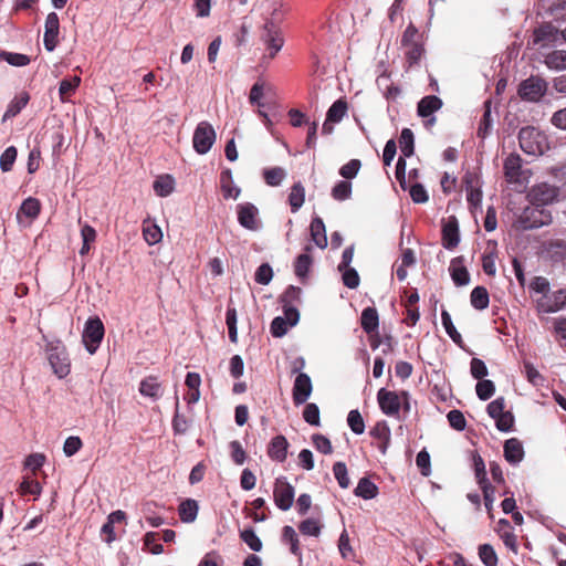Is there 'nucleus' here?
<instances>
[{
  "instance_id": "obj_16",
  "label": "nucleus",
  "mask_w": 566,
  "mask_h": 566,
  "mask_svg": "<svg viewBox=\"0 0 566 566\" xmlns=\"http://www.w3.org/2000/svg\"><path fill=\"white\" fill-rule=\"evenodd\" d=\"M238 221L239 223L251 231H255L259 229V222H258V208L250 203H241L238 206Z\"/></svg>"
},
{
  "instance_id": "obj_3",
  "label": "nucleus",
  "mask_w": 566,
  "mask_h": 566,
  "mask_svg": "<svg viewBox=\"0 0 566 566\" xmlns=\"http://www.w3.org/2000/svg\"><path fill=\"white\" fill-rule=\"evenodd\" d=\"M48 360L53 373L60 378H65L71 371V363L65 346L61 342L48 345Z\"/></svg>"
},
{
  "instance_id": "obj_62",
  "label": "nucleus",
  "mask_w": 566,
  "mask_h": 566,
  "mask_svg": "<svg viewBox=\"0 0 566 566\" xmlns=\"http://www.w3.org/2000/svg\"><path fill=\"white\" fill-rule=\"evenodd\" d=\"M343 272V283L348 289H356L359 285V275L357 271L353 268H344Z\"/></svg>"
},
{
  "instance_id": "obj_39",
  "label": "nucleus",
  "mask_w": 566,
  "mask_h": 566,
  "mask_svg": "<svg viewBox=\"0 0 566 566\" xmlns=\"http://www.w3.org/2000/svg\"><path fill=\"white\" fill-rule=\"evenodd\" d=\"M413 133L409 128H403L399 137V146L403 157H410L413 155Z\"/></svg>"
},
{
  "instance_id": "obj_22",
  "label": "nucleus",
  "mask_w": 566,
  "mask_h": 566,
  "mask_svg": "<svg viewBox=\"0 0 566 566\" xmlns=\"http://www.w3.org/2000/svg\"><path fill=\"white\" fill-rule=\"evenodd\" d=\"M504 407V399L497 397V430L509 432L514 428L515 418L511 411H505Z\"/></svg>"
},
{
  "instance_id": "obj_29",
  "label": "nucleus",
  "mask_w": 566,
  "mask_h": 566,
  "mask_svg": "<svg viewBox=\"0 0 566 566\" xmlns=\"http://www.w3.org/2000/svg\"><path fill=\"white\" fill-rule=\"evenodd\" d=\"M198 510L199 506L197 501L192 499L182 501L178 509L180 520L184 523H192L197 518Z\"/></svg>"
},
{
  "instance_id": "obj_31",
  "label": "nucleus",
  "mask_w": 566,
  "mask_h": 566,
  "mask_svg": "<svg viewBox=\"0 0 566 566\" xmlns=\"http://www.w3.org/2000/svg\"><path fill=\"white\" fill-rule=\"evenodd\" d=\"M139 392L143 396L150 397L153 399H158L161 396V386L157 377L149 376L142 380L139 386Z\"/></svg>"
},
{
  "instance_id": "obj_38",
  "label": "nucleus",
  "mask_w": 566,
  "mask_h": 566,
  "mask_svg": "<svg viewBox=\"0 0 566 566\" xmlns=\"http://www.w3.org/2000/svg\"><path fill=\"white\" fill-rule=\"evenodd\" d=\"M174 185H175L174 179L169 175H166V176L158 177L155 180L153 187H154L155 192L158 196L167 197L172 192Z\"/></svg>"
},
{
  "instance_id": "obj_37",
  "label": "nucleus",
  "mask_w": 566,
  "mask_h": 566,
  "mask_svg": "<svg viewBox=\"0 0 566 566\" xmlns=\"http://www.w3.org/2000/svg\"><path fill=\"white\" fill-rule=\"evenodd\" d=\"M40 210H41L40 201L35 198L29 197L28 199H25L22 202L20 210L18 212V218L22 213L25 217H28L29 219L33 220L39 216Z\"/></svg>"
},
{
  "instance_id": "obj_25",
  "label": "nucleus",
  "mask_w": 566,
  "mask_h": 566,
  "mask_svg": "<svg viewBox=\"0 0 566 566\" xmlns=\"http://www.w3.org/2000/svg\"><path fill=\"white\" fill-rule=\"evenodd\" d=\"M566 305V289L558 290L541 303V307L546 313H554L562 310Z\"/></svg>"
},
{
  "instance_id": "obj_45",
  "label": "nucleus",
  "mask_w": 566,
  "mask_h": 566,
  "mask_svg": "<svg viewBox=\"0 0 566 566\" xmlns=\"http://www.w3.org/2000/svg\"><path fill=\"white\" fill-rule=\"evenodd\" d=\"M17 148L14 146L8 147L0 156V168L3 172H8L12 169V166L17 159Z\"/></svg>"
},
{
  "instance_id": "obj_51",
  "label": "nucleus",
  "mask_w": 566,
  "mask_h": 566,
  "mask_svg": "<svg viewBox=\"0 0 566 566\" xmlns=\"http://www.w3.org/2000/svg\"><path fill=\"white\" fill-rule=\"evenodd\" d=\"M470 373L473 378L483 380L488 376L489 370L485 363L480 358H472L470 363Z\"/></svg>"
},
{
  "instance_id": "obj_59",
  "label": "nucleus",
  "mask_w": 566,
  "mask_h": 566,
  "mask_svg": "<svg viewBox=\"0 0 566 566\" xmlns=\"http://www.w3.org/2000/svg\"><path fill=\"white\" fill-rule=\"evenodd\" d=\"M273 277V270L268 263L261 264L255 272V282L262 285H268Z\"/></svg>"
},
{
  "instance_id": "obj_60",
  "label": "nucleus",
  "mask_w": 566,
  "mask_h": 566,
  "mask_svg": "<svg viewBox=\"0 0 566 566\" xmlns=\"http://www.w3.org/2000/svg\"><path fill=\"white\" fill-rule=\"evenodd\" d=\"M370 434L380 440L381 442L389 443L390 441V429L385 421L378 422L370 431Z\"/></svg>"
},
{
  "instance_id": "obj_28",
  "label": "nucleus",
  "mask_w": 566,
  "mask_h": 566,
  "mask_svg": "<svg viewBox=\"0 0 566 566\" xmlns=\"http://www.w3.org/2000/svg\"><path fill=\"white\" fill-rule=\"evenodd\" d=\"M221 190L223 192V197L226 199H237L240 196V188L233 186L232 182V172L230 169H226L221 172L220 176Z\"/></svg>"
},
{
  "instance_id": "obj_48",
  "label": "nucleus",
  "mask_w": 566,
  "mask_h": 566,
  "mask_svg": "<svg viewBox=\"0 0 566 566\" xmlns=\"http://www.w3.org/2000/svg\"><path fill=\"white\" fill-rule=\"evenodd\" d=\"M143 235L149 245H154L161 240L163 232L156 224H145L143 228Z\"/></svg>"
},
{
  "instance_id": "obj_9",
  "label": "nucleus",
  "mask_w": 566,
  "mask_h": 566,
  "mask_svg": "<svg viewBox=\"0 0 566 566\" xmlns=\"http://www.w3.org/2000/svg\"><path fill=\"white\" fill-rule=\"evenodd\" d=\"M504 176L507 182L523 187L528 179V171L522 169V158L511 154L504 160Z\"/></svg>"
},
{
  "instance_id": "obj_42",
  "label": "nucleus",
  "mask_w": 566,
  "mask_h": 566,
  "mask_svg": "<svg viewBox=\"0 0 566 566\" xmlns=\"http://www.w3.org/2000/svg\"><path fill=\"white\" fill-rule=\"evenodd\" d=\"M0 60L6 61L13 66H25L30 63V57L28 55L7 51L0 52Z\"/></svg>"
},
{
  "instance_id": "obj_35",
  "label": "nucleus",
  "mask_w": 566,
  "mask_h": 566,
  "mask_svg": "<svg viewBox=\"0 0 566 566\" xmlns=\"http://www.w3.org/2000/svg\"><path fill=\"white\" fill-rule=\"evenodd\" d=\"M305 201V189L301 182L294 184L291 188V192L289 196V202L292 209V212H296Z\"/></svg>"
},
{
  "instance_id": "obj_32",
  "label": "nucleus",
  "mask_w": 566,
  "mask_h": 566,
  "mask_svg": "<svg viewBox=\"0 0 566 566\" xmlns=\"http://www.w3.org/2000/svg\"><path fill=\"white\" fill-rule=\"evenodd\" d=\"M355 494L365 500H370L378 494V488L368 478H361L355 489Z\"/></svg>"
},
{
  "instance_id": "obj_50",
  "label": "nucleus",
  "mask_w": 566,
  "mask_h": 566,
  "mask_svg": "<svg viewBox=\"0 0 566 566\" xmlns=\"http://www.w3.org/2000/svg\"><path fill=\"white\" fill-rule=\"evenodd\" d=\"M283 539L287 541L291 544V553L295 556L301 555L300 547H298V538L294 531V528L290 525H286L283 527Z\"/></svg>"
},
{
  "instance_id": "obj_20",
  "label": "nucleus",
  "mask_w": 566,
  "mask_h": 566,
  "mask_svg": "<svg viewBox=\"0 0 566 566\" xmlns=\"http://www.w3.org/2000/svg\"><path fill=\"white\" fill-rule=\"evenodd\" d=\"M287 447L289 442L286 438L281 434L276 436L269 444L268 454L272 460L283 462L287 457Z\"/></svg>"
},
{
  "instance_id": "obj_1",
  "label": "nucleus",
  "mask_w": 566,
  "mask_h": 566,
  "mask_svg": "<svg viewBox=\"0 0 566 566\" xmlns=\"http://www.w3.org/2000/svg\"><path fill=\"white\" fill-rule=\"evenodd\" d=\"M515 220L512 227L517 231L537 229L552 222V213L546 208H541L527 202L520 212H514Z\"/></svg>"
},
{
  "instance_id": "obj_12",
  "label": "nucleus",
  "mask_w": 566,
  "mask_h": 566,
  "mask_svg": "<svg viewBox=\"0 0 566 566\" xmlns=\"http://www.w3.org/2000/svg\"><path fill=\"white\" fill-rule=\"evenodd\" d=\"M377 401L380 410L389 417H398L401 409L400 392L381 388L377 392Z\"/></svg>"
},
{
  "instance_id": "obj_26",
  "label": "nucleus",
  "mask_w": 566,
  "mask_h": 566,
  "mask_svg": "<svg viewBox=\"0 0 566 566\" xmlns=\"http://www.w3.org/2000/svg\"><path fill=\"white\" fill-rule=\"evenodd\" d=\"M30 95L27 92H21L9 103L6 113L3 114L2 122L17 116L29 103Z\"/></svg>"
},
{
  "instance_id": "obj_2",
  "label": "nucleus",
  "mask_w": 566,
  "mask_h": 566,
  "mask_svg": "<svg viewBox=\"0 0 566 566\" xmlns=\"http://www.w3.org/2000/svg\"><path fill=\"white\" fill-rule=\"evenodd\" d=\"M518 142L522 150L528 155L539 156L549 149L547 135L533 126L520 130Z\"/></svg>"
},
{
  "instance_id": "obj_24",
  "label": "nucleus",
  "mask_w": 566,
  "mask_h": 566,
  "mask_svg": "<svg viewBox=\"0 0 566 566\" xmlns=\"http://www.w3.org/2000/svg\"><path fill=\"white\" fill-rule=\"evenodd\" d=\"M311 237L313 242L321 249H325L327 247V237L325 224L319 217H315L310 226Z\"/></svg>"
},
{
  "instance_id": "obj_34",
  "label": "nucleus",
  "mask_w": 566,
  "mask_h": 566,
  "mask_svg": "<svg viewBox=\"0 0 566 566\" xmlns=\"http://www.w3.org/2000/svg\"><path fill=\"white\" fill-rule=\"evenodd\" d=\"M471 305L476 310H484L488 307L490 297L485 287L476 286L472 290L470 296Z\"/></svg>"
},
{
  "instance_id": "obj_49",
  "label": "nucleus",
  "mask_w": 566,
  "mask_h": 566,
  "mask_svg": "<svg viewBox=\"0 0 566 566\" xmlns=\"http://www.w3.org/2000/svg\"><path fill=\"white\" fill-rule=\"evenodd\" d=\"M495 391V387L492 380L483 379L479 380L475 386V392L479 399L488 400L490 399Z\"/></svg>"
},
{
  "instance_id": "obj_47",
  "label": "nucleus",
  "mask_w": 566,
  "mask_h": 566,
  "mask_svg": "<svg viewBox=\"0 0 566 566\" xmlns=\"http://www.w3.org/2000/svg\"><path fill=\"white\" fill-rule=\"evenodd\" d=\"M333 473L335 475V479L338 482V485L342 489H347L349 486L350 481L348 478L346 464L344 462L338 461V462L334 463Z\"/></svg>"
},
{
  "instance_id": "obj_18",
  "label": "nucleus",
  "mask_w": 566,
  "mask_h": 566,
  "mask_svg": "<svg viewBox=\"0 0 566 566\" xmlns=\"http://www.w3.org/2000/svg\"><path fill=\"white\" fill-rule=\"evenodd\" d=\"M523 443L517 438L507 439L503 446V457L511 465H517L524 459Z\"/></svg>"
},
{
  "instance_id": "obj_17",
  "label": "nucleus",
  "mask_w": 566,
  "mask_h": 566,
  "mask_svg": "<svg viewBox=\"0 0 566 566\" xmlns=\"http://www.w3.org/2000/svg\"><path fill=\"white\" fill-rule=\"evenodd\" d=\"M560 39V31L552 23H545L534 31V43L541 46L553 45Z\"/></svg>"
},
{
  "instance_id": "obj_23",
  "label": "nucleus",
  "mask_w": 566,
  "mask_h": 566,
  "mask_svg": "<svg viewBox=\"0 0 566 566\" xmlns=\"http://www.w3.org/2000/svg\"><path fill=\"white\" fill-rule=\"evenodd\" d=\"M442 107V101L436 95H428L420 99L417 113L420 117H430Z\"/></svg>"
},
{
  "instance_id": "obj_7",
  "label": "nucleus",
  "mask_w": 566,
  "mask_h": 566,
  "mask_svg": "<svg viewBox=\"0 0 566 566\" xmlns=\"http://www.w3.org/2000/svg\"><path fill=\"white\" fill-rule=\"evenodd\" d=\"M216 138L217 135L212 125L206 120L200 122L193 132V149L198 154L205 155L211 149L216 142Z\"/></svg>"
},
{
  "instance_id": "obj_41",
  "label": "nucleus",
  "mask_w": 566,
  "mask_h": 566,
  "mask_svg": "<svg viewBox=\"0 0 566 566\" xmlns=\"http://www.w3.org/2000/svg\"><path fill=\"white\" fill-rule=\"evenodd\" d=\"M240 538L252 549L253 552H260L263 547L261 539L255 534L254 530L249 527L240 533Z\"/></svg>"
},
{
  "instance_id": "obj_8",
  "label": "nucleus",
  "mask_w": 566,
  "mask_h": 566,
  "mask_svg": "<svg viewBox=\"0 0 566 566\" xmlns=\"http://www.w3.org/2000/svg\"><path fill=\"white\" fill-rule=\"evenodd\" d=\"M473 467H474V472H475V478H476L478 484L480 485V488L483 492L485 509H486L488 513L490 514V517H493L492 494H493L494 490L486 479L485 464H484L483 459L479 454H473Z\"/></svg>"
},
{
  "instance_id": "obj_6",
  "label": "nucleus",
  "mask_w": 566,
  "mask_h": 566,
  "mask_svg": "<svg viewBox=\"0 0 566 566\" xmlns=\"http://www.w3.org/2000/svg\"><path fill=\"white\" fill-rule=\"evenodd\" d=\"M104 325L98 317L88 318L82 334V340L86 350L93 355L104 337Z\"/></svg>"
},
{
  "instance_id": "obj_58",
  "label": "nucleus",
  "mask_w": 566,
  "mask_h": 566,
  "mask_svg": "<svg viewBox=\"0 0 566 566\" xmlns=\"http://www.w3.org/2000/svg\"><path fill=\"white\" fill-rule=\"evenodd\" d=\"M312 441L317 451L324 454H331L333 452L331 440L327 437L315 433L312 437Z\"/></svg>"
},
{
  "instance_id": "obj_53",
  "label": "nucleus",
  "mask_w": 566,
  "mask_h": 566,
  "mask_svg": "<svg viewBox=\"0 0 566 566\" xmlns=\"http://www.w3.org/2000/svg\"><path fill=\"white\" fill-rule=\"evenodd\" d=\"M304 420L311 426H319V409L316 403H307L303 411Z\"/></svg>"
},
{
  "instance_id": "obj_57",
  "label": "nucleus",
  "mask_w": 566,
  "mask_h": 566,
  "mask_svg": "<svg viewBox=\"0 0 566 566\" xmlns=\"http://www.w3.org/2000/svg\"><path fill=\"white\" fill-rule=\"evenodd\" d=\"M300 531L304 535L308 536H318L321 533V524L317 520L314 518H307L303 521L300 526Z\"/></svg>"
},
{
  "instance_id": "obj_10",
  "label": "nucleus",
  "mask_w": 566,
  "mask_h": 566,
  "mask_svg": "<svg viewBox=\"0 0 566 566\" xmlns=\"http://www.w3.org/2000/svg\"><path fill=\"white\" fill-rule=\"evenodd\" d=\"M295 490L291 483L283 476L275 480L273 490V500L275 505L282 510L287 511L292 507L294 502Z\"/></svg>"
},
{
  "instance_id": "obj_54",
  "label": "nucleus",
  "mask_w": 566,
  "mask_h": 566,
  "mask_svg": "<svg viewBox=\"0 0 566 566\" xmlns=\"http://www.w3.org/2000/svg\"><path fill=\"white\" fill-rule=\"evenodd\" d=\"M405 55L409 63V66H412L415 64H418L422 54H423V48L420 43L412 44L405 48Z\"/></svg>"
},
{
  "instance_id": "obj_11",
  "label": "nucleus",
  "mask_w": 566,
  "mask_h": 566,
  "mask_svg": "<svg viewBox=\"0 0 566 566\" xmlns=\"http://www.w3.org/2000/svg\"><path fill=\"white\" fill-rule=\"evenodd\" d=\"M547 91V82L539 76H531L523 81L518 87V94L523 99L537 102Z\"/></svg>"
},
{
  "instance_id": "obj_44",
  "label": "nucleus",
  "mask_w": 566,
  "mask_h": 566,
  "mask_svg": "<svg viewBox=\"0 0 566 566\" xmlns=\"http://www.w3.org/2000/svg\"><path fill=\"white\" fill-rule=\"evenodd\" d=\"M352 195V184L349 181H338L332 189V197L335 200L344 201Z\"/></svg>"
},
{
  "instance_id": "obj_4",
  "label": "nucleus",
  "mask_w": 566,
  "mask_h": 566,
  "mask_svg": "<svg viewBox=\"0 0 566 566\" xmlns=\"http://www.w3.org/2000/svg\"><path fill=\"white\" fill-rule=\"evenodd\" d=\"M559 197V188L547 182H539L534 185L526 195L527 202H531L541 208L557 201Z\"/></svg>"
},
{
  "instance_id": "obj_19",
  "label": "nucleus",
  "mask_w": 566,
  "mask_h": 566,
  "mask_svg": "<svg viewBox=\"0 0 566 566\" xmlns=\"http://www.w3.org/2000/svg\"><path fill=\"white\" fill-rule=\"evenodd\" d=\"M449 272L457 286H465L470 283V274L465 266L464 256L453 258L450 262Z\"/></svg>"
},
{
  "instance_id": "obj_56",
  "label": "nucleus",
  "mask_w": 566,
  "mask_h": 566,
  "mask_svg": "<svg viewBox=\"0 0 566 566\" xmlns=\"http://www.w3.org/2000/svg\"><path fill=\"white\" fill-rule=\"evenodd\" d=\"M447 418H448L450 426L453 429H455L458 431H462L465 429L467 421H465L463 413L460 410L453 409V410L449 411L447 415Z\"/></svg>"
},
{
  "instance_id": "obj_40",
  "label": "nucleus",
  "mask_w": 566,
  "mask_h": 566,
  "mask_svg": "<svg viewBox=\"0 0 566 566\" xmlns=\"http://www.w3.org/2000/svg\"><path fill=\"white\" fill-rule=\"evenodd\" d=\"M263 177L269 186L276 187L281 185V182L284 180V178L286 177V172L281 167H273L265 169L263 171Z\"/></svg>"
},
{
  "instance_id": "obj_64",
  "label": "nucleus",
  "mask_w": 566,
  "mask_h": 566,
  "mask_svg": "<svg viewBox=\"0 0 566 566\" xmlns=\"http://www.w3.org/2000/svg\"><path fill=\"white\" fill-rule=\"evenodd\" d=\"M289 326L284 317L277 316L271 323V333L274 337H282L286 334Z\"/></svg>"
},
{
  "instance_id": "obj_63",
  "label": "nucleus",
  "mask_w": 566,
  "mask_h": 566,
  "mask_svg": "<svg viewBox=\"0 0 566 566\" xmlns=\"http://www.w3.org/2000/svg\"><path fill=\"white\" fill-rule=\"evenodd\" d=\"M409 193L413 202L416 203H424L428 201L429 197L427 190L421 184H415L410 187Z\"/></svg>"
},
{
  "instance_id": "obj_43",
  "label": "nucleus",
  "mask_w": 566,
  "mask_h": 566,
  "mask_svg": "<svg viewBox=\"0 0 566 566\" xmlns=\"http://www.w3.org/2000/svg\"><path fill=\"white\" fill-rule=\"evenodd\" d=\"M441 319H442V325L446 329V333L450 336V338L457 343V344H460L461 340H462V337L461 335L458 333L457 328L454 327L453 323H452V319H451V316L450 314L448 313V311L443 310L441 312Z\"/></svg>"
},
{
  "instance_id": "obj_36",
  "label": "nucleus",
  "mask_w": 566,
  "mask_h": 566,
  "mask_svg": "<svg viewBox=\"0 0 566 566\" xmlns=\"http://www.w3.org/2000/svg\"><path fill=\"white\" fill-rule=\"evenodd\" d=\"M80 83L81 78L78 76L62 80L59 87V95L61 102H67L69 96H71L75 92Z\"/></svg>"
},
{
  "instance_id": "obj_33",
  "label": "nucleus",
  "mask_w": 566,
  "mask_h": 566,
  "mask_svg": "<svg viewBox=\"0 0 566 566\" xmlns=\"http://www.w3.org/2000/svg\"><path fill=\"white\" fill-rule=\"evenodd\" d=\"M347 102L343 98H339L328 108L326 118H328V120H333V123H339L347 114Z\"/></svg>"
},
{
  "instance_id": "obj_5",
  "label": "nucleus",
  "mask_w": 566,
  "mask_h": 566,
  "mask_svg": "<svg viewBox=\"0 0 566 566\" xmlns=\"http://www.w3.org/2000/svg\"><path fill=\"white\" fill-rule=\"evenodd\" d=\"M261 41L265 45L270 59H273L283 48L284 36L274 18L266 20L264 23Z\"/></svg>"
},
{
  "instance_id": "obj_27",
  "label": "nucleus",
  "mask_w": 566,
  "mask_h": 566,
  "mask_svg": "<svg viewBox=\"0 0 566 566\" xmlns=\"http://www.w3.org/2000/svg\"><path fill=\"white\" fill-rule=\"evenodd\" d=\"M544 63L549 70H566V51L554 50L544 56Z\"/></svg>"
},
{
  "instance_id": "obj_21",
  "label": "nucleus",
  "mask_w": 566,
  "mask_h": 566,
  "mask_svg": "<svg viewBox=\"0 0 566 566\" xmlns=\"http://www.w3.org/2000/svg\"><path fill=\"white\" fill-rule=\"evenodd\" d=\"M492 98L489 97L484 102V112L480 119L476 135L481 140H484L492 133Z\"/></svg>"
},
{
  "instance_id": "obj_15",
  "label": "nucleus",
  "mask_w": 566,
  "mask_h": 566,
  "mask_svg": "<svg viewBox=\"0 0 566 566\" xmlns=\"http://www.w3.org/2000/svg\"><path fill=\"white\" fill-rule=\"evenodd\" d=\"M460 242L459 222L454 216L448 218L442 227V245L447 250H453Z\"/></svg>"
},
{
  "instance_id": "obj_13",
  "label": "nucleus",
  "mask_w": 566,
  "mask_h": 566,
  "mask_svg": "<svg viewBox=\"0 0 566 566\" xmlns=\"http://www.w3.org/2000/svg\"><path fill=\"white\" fill-rule=\"evenodd\" d=\"M313 391L311 377L305 373H300L293 385V401L296 406L303 405L310 398Z\"/></svg>"
},
{
  "instance_id": "obj_30",
  "label": "nucleus",
  "mask_w": 566,
  "mask_h": 566,
  "mask_svg": "<svg viewBox=\"0 0 566 566\" xmlns=\"http://www.w3.org/2000/svg\"><path fill=\"white\" fill-rule=\"evenodd\" d=\"M361 327L367 334H371L378 329L379 317L375 307H366L361 313Z\"/></svg>"
},
{
  "instance_id": "obj_46",
  "label": "nucleus",
  "mask_w": 566,
  "mask_h": 566,
  "mask_svg": "<svg viewBox=\"0 0 566 566\" xmlns=\"http://www.w3.org/2000/svg\"><path fill=\"white\" fill-rule=\"evenodd\" d=\"M347 423L355 434H361L365 431V422L358 410H350L347 416Z\"/></svg>"
},
{
  "instance_id": "obj_14",
  "label": "nucleus",
  "mask_w": 566,
  "mask_h": 566,
  "mask_svg": "<svg viewBox=\"0 0 566 566\" xmlns=\"http://www.w3.org/2000/svg\"><path fill=\"white\" fill-rule=\"evenodd\" d=\"M60 31V19L55 12H51L48 14L44 24V36L43 43L44 48L52 52L57 44V36Z\"/></svg>"
},
{
  "instance_id": "obj_61",
  "label": "nucleus",
  "mask_w": 566,
  "mask_h": 566,
  "mask_svg": "<svg viewBox=\"0 0 566 566\" xmlns=\"http://www.w3.org/2000/svg\"><path fill=\"white\" fill-rule=\"evenodd\" d=\"M360 166H361L360 160L352 159L339 169V174L342 177H344L346 179H352V178L356 177V175L358 174V171L360 169Z\"/></svg>"
},
{
  "instance_id": "obj_52",
  "label": "nucleus",
  "mask_w": 566,
  "mask_h": 566,
  "mask_svg": "<svg viewBox=\"0 0 566 566\" xmlns=\"http://www.w3.org/2000/svg\"><path fill=\"white\" fill-rule=\"evenodd\" d=\"M479 557L485 566H495V551L491 544L479 547Z\"/></svg>"
},
{
  "instance_id": "obj_55",
  "label": "nucleus",
  "mask_w": 566,
  "mask_h": 566,
  "mask_svg": "<svg viewBox=\"0 0 566 566\" xmlns=\"http://www.w3.org/2000/svg\"><path fill=\"white\" fill-rule=\"evenodd\" d=\"M312 264V259L308 254L303 253L300 254L295 262V274L298 277H305L308 273L310 266Z\"/></svg>"
}]
</instances>
